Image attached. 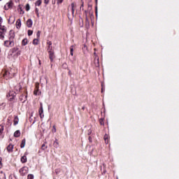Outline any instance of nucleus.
Masks as SVG:
<instances>
[{"mask_svg":"<svg viewBox=\"0 0 179 179\" xmlns=\"http://www.w3.org/2000/svg\"><path fill=\"white\" fill-rule=\"evenodd\" d=\"M29 173V167L24 166L20 169V173L21 176H26Z\"/></svg>","mask_w":179,"mask_h":179,"instance_id":"nucleus-1","label":"nucleus"},{"mask_svg":"<svg viewBox=\"0 0 179 179\" xmlns=\"http://www.w3.org/2000/svg\"><path fill=\"white\" fill-rule=\"evenodd\" d=\"M4 45L5 47H8V48L13 47V45H15V41L9 39L8 41H6L4 42Z\"/></svg>","mask_w":179,"mask_h":179,"instance_id":"nucleus-2","label":"nucleus"},{"mask_svg":"<svg viewBox=\"0 0 179 179\" xmlns=\"http://www.w3.org/2000/svg\"><path fill=\"white\" fill-rule=\"evenodd\" d=\"M15 96H16V93H15L14 92H10L7 95V97H10V101H12V100L15 99Z\"/></svg>","mask_w":179,"mask_h":179,"instance_id":"nucleus-3","label":"nucleus"},{"mask_svg":"<svg viewBox=\"0 0 179 179\" xmlns=\"http://www.w3.org/2000/svg\"><path fill=\"white\" fill-rule=\"evenodd\" d=\"M34 94L35 96H38L41 94V92H40V90H38V85L36 86V90L34 91Z\"/></svg>","mask_w":179,"mask_h":179,"instance_id":"nucleus-4","label":"nucleus"},{"mask_svg":"<svg viewBox=\"0 0 179 179\" xmlns=\"http://www.w3.org/2000/svg\"><path fill=\"white\" fill-rule=\"evenodd\" d=\"M38 113L41 118H43V117H44V115H43V113H44V110L43 109V103H41V108H39Z\"/></svg>","mask_w":179,"mask_h":179,"instance_id":"nucleus-5","label":"nucleus"},{"mask_svg":"<svg viewBox=\"0 0 179 179\" xmlns=\"http://www.w3.org/2000/svg\"><path fill=\"white\" fill-rule=\"evenodd\" d=\"M14 39H15V32L13 31H10L9 40H11L13 41Z\"/></svg>","mask_w":179,"mask_h":179,"instance_id":"nucleus-6","label":"nucleus"},{"mask_svg":"<svg viewBox=\"0 0 179 179\" xmlns=\"http://www.w3.org/2000/svg\"><path fill=\"white\" fill-rule=\"evenodd\" d=\"M15 27L17 29H20V27H22V21L20 20V19H18L16 21Z\"/></svg>","mask_w":179,"mask_h":179,"instance_id":"nucleus-7","label":"nucleus"},{"mask_svg":"<svg viewBox=\"0 0 179 179\" xmlns=\"http://www.w3.org/2000/svg\"><path fill=\"white\" fill-rule=\"evenodd\" d=\"M49 58L51 62L54 61V58H55V55H54V52H49Z\"/></svg>","mask_w":179,"mask_h":179,"instance_id":"nucleus-8","label":"nucleus"},{"mask_svg":"<svg viewBox=\"0 0 179 179\" xmlns=\"http://www.w3.org/2000/svg\"><path fill=\"white\" fill-rule=\"evenodd\" d=\"M27 27H31V26H33V20H31V19H29L27 21Z\"/></svg>","mask_w":179,"mask_h":179,"instance_id":"nucleus-9","label":"nucleus"},{"mask_svg":"<svg viewBox=\"0 0 179 179\" xmlns=\"http://www.w3.org/2000/svg\"><path fill=\"white\" fill-rule=\"evenodd\" d=\"M7 150L8 152H13V145L10 144L9 145H8Z\"/></svg>","mask_w":179,"mask_h":179,"instance_id":"nucleus-10","label":"nucleus"},{"mask_svg":"<svg viewBox=\"0 0 179 179\" xmlns=\"http://www.w3.org/2000/svg\"><path fill=\"white\" fill-rule=\"evenodd\" d=\"M24 146H26V138L22 139L21 145H20V148L22 149H23V148H24Z\"/></svg>","mask_w":179,"mask_h":179,"instance_id":"nucleus-11","label":"nucleus"},{"mask_svg":"<svg viewBox=\"0 0 179 179\" xmlns=\"http://www.w3.org/2000/svg\"><path fill=\"white\" fill-rule=\"evenodd\" d=\"M8 23H10V24H13V23H15V17H10L8 19Z\"/></svg>","mask_w":179,"mask_h":179,"instance_id":"nucleus-12","label":"nucleus"},{"mask_svg":"<svg viewBox=\"0 0 179 179\" xmlns=\"http://www.w3.org/2000/svg\"><path fill=\"white\" fill-rule=\"evenodd\" d=\"M14 136H15V138H19V136H20V130H17L14 133Z\"/></svg>","mask_w":179,"mask_h":179,"instance_id":"nucleus-13","label":"nucleus"},{"mask_svg":"<svg viewBox=\"0 0 179 179\" xmlns=\"http://www.w3.org/2000/svg\"><path fill=\"white\" fill-rule=\"evenodd\" d=\"M21 162L22 163H26L27 162V157L26 155H24L21 157Z\"/></svg>","mask_w":179,"mask_h":179,"instance_id":"nucleus-14","label":"nucleus"},{"mask_svg":"<svg viewBox=\"0 0 179 179\" xmlns=\"http://www.w3.org/2000/svg\"><path fill=\"white\" fill-rule=\"evenodd\" d=\"M22 86H20V84H18L15 87V90H16V92H20Z\"/></svg>","mask_w":179,"mask_h":179,"instance_id":"nucleus-15","label":"nucleus"},{"mask_svg":"<svg viewBox=\"0 0 179 179\" xmlns=\"http://www.w3.org/2000/svg\"><path fill=\"white\" fill-rule=\"evenodd\" d=\"M0 179H6V176L3 171L0 172Z\"/></svg>","mask_w":179,"mask_h":179,"instance_id":"nucleus-16","label":"nucleus"},{"mask_svg":"<svg viewBox=\"0 0 179 179\" xmlns=\"http://www.w3.org/2000/svg\"><path fill=\"white\" fill-rule=\"evenodd\" d=\"M71 12L72 15L75 14V3H71Z\"/></svg>","mask_w":179,"mask_h":179,"instance_id":"nucleus-17","label":"nucleus"},{"mask_svg":"<svg viewBox=\"0 0 179 179\" xmlns=\"http://www.w3.org/2000/svg\"><path fill=\"white\" fill-rule=\"evenodd\" d=\"M11 52L13 54H15L17 51H19V48H13V49L10 50Z\"/></svg>","mask_w":179,"mask_h":179,"instance_id":"nucleus-18","label":"nucleus"},{"mask_svg":"<svg viewBox=\"0 0 179 179\" xmlns=\"http://www.w3.org/2000/svg\"><path fill=\"white\" fill-rule=\"evenodd\" d=\"M9 75H10L9 71L5 70L4 73H3V76L4 78H6V76H9Z\"/></svg>","mask_w":179,"mask_h":179,"instance_id":"nucleus-19","label":"nucleus"},{"mask_svg":"<svg viewBox=\"0 0 179 179\" xmlns=\"http://www.w3.org/2000/svg\"><path fill=\"white\" fill-rule=\"evenodd\" d=\"M19 124V118L16 116L14 119V125H17Z\"/></svg>","mask_w":179,"mask_h":179,"instance_id":"nucleus-20","label":"nucleus"},{"mask_svg":"<svg viewBox=\"0 0 179 179\" xmlns=\"http://www.w3.org/2000/svg\"><path fill=\"white\" fill-rule=\"evenodd\" d=\"M70 54L72 57H73V45L70 47Z\"/></svg>","mask_w":179,"mask_h":179,"instance_id":"nucleus-21","label":"nucleus"},{"mask_svg":"<svg viewBox=\"0 0 179 179\" xmlns=\"http://www.w3.org/2000/svg\"><path fill=\"white\" fill-rule=\"evenodd\" d=\"M27 38L23 39L22 41V45H27Z\"/></svg>","mask_w":179,"mask_h":179,"instance_id":"nucleus-22","label":"nucleus"},{"mask_svg":"<svg viewBox=\"0 0 179 179\" xmlns=\"http://www.w3.org/2000/svg\"><path fill=\"white\" fill-rule=\"evenodd\" d=\"M41 0L36 1L35 3L36 6H40V5H41Z\"/></svg>","mask_w":179,"mask_h":179,"instance_id":"nucleus-23","label":"nucleus"},{"mask_svg":"<svg viewBox=\"0 0 179 179\" xmlns=\"http://www.w3.org/2000/svg\"><path fill=\"white\" fill-rule=\"evenodd\" d=\"M33 44H34V45H37L38 44V38L34 39V41H33Z\"/></svg>","mask_w":179,"mask_h":179,"instance_id":"nucleus-24","label":"nucleus"},{"mask_svg":"<svg viewBox=\"0 0 179 179\" xmlns=\"http://www.w3.org/2000/svg\"><path fill=\"white\" fill-rule=\"evenodd\" d=\"M1 33H2L3 34H5V33H6V29L5 28L0 29V34Z\"/></svg>","mask_w":179,"mask_h":179,"instance_id":"nucleus-25","label":"nucleus"},{"mask_svg":"<svg viewBox=\"0 0 179 179\" xmlns=\"http://www.w3.org/2000/svg\"><path fill=\"white\" fill-rule=\"evenodd\" d=\"M103 138L105 139L106 143H108V135L106 134Z\"/></svg>","mask_w":179,"mask_h":179,"instance_id":"nucleus-26","label":"nucleus"},{"mask_svg":"<svg viewBox=\"0 0 179 179\" xmlns=\"http://www.w3.org/2000/svg\"><path fill=\"white\" fill-rule=\"evenodd\" d=\"M48 148V146L45 145V143H43L41 146L42 150H45V149H47Z\"/></svg>","mask_w":179,"mask_h":179,"instance_id":"nucleus-27","label":"nucleus"},{"mask_svg":"<svg viewBox=\"0 0 179 179\" xmlns=\"http://www.w3.org/2000/svg\"><path fill=\"white\" fill-rule=\"evenodd\" d=\"M48 52H54V51L52 50V46H48Z\"/></svg>","mask_w":179,"mask_h":179,"instance_id":"nucleus-28","label":"nucleus"},{"mask_svg":"<svg viewBox=\"0 0 179 179\" xmlns=\"http://www.w3.org/2000/svg\"><path fill=\"white\" fill-rule=\"evenodd\" d=\"M25 9L27 12H29V10H30V5L29 3H27L26 5Z\"/></svg>","mask_w":179,"mask_h":179,"instance_id":"nucleus-29","label":"nucleus"},{"mask_svg":"<svg viewBox=\"0 0 179 179\" xmlns=\"http://www.w3.org/2000/svg\"><path fill=\"white\" fill-rule=\"evenodd\" d=\"M0 38L1 40H3L5 38V34L0 33Z\"/></svg>","mask_w":179,"mask_h":179,"instance_id":"nucleus-30","label":"nucleus"},{"mask_svg":"<svg viewBox=\"0 0 179 179\" xmlns=\"http://www.w3.org/2000/svg\"><path fill=\"white\" fill-rule=\"evenodd\" d=\"M3 132V126L0 125V135H2Z\"/></svg>","mask_w":179,"mask_h":179,"instance_id":"nucleus-31","label":"nucleus"},{"mask_svg":"<svg viewBox=\"0 0 179 179\" xmlns=\"http://www.w3.org/2000/svg\"><path fill=\"white\" fill-rule=\"evenodd\" d=\"M59 143H58V141L56 140L55 142H54V146L55 148H58L59 146Z\"/></svg>","mask_w":179,"mask_h":179,"instance_id":"nucleus-32","label":"nucleus"},{"mask_svg":"<svg viewBox=\"0 0 179 179\" xmlns=\"http://www.w3.org/2000/svg\"><path fill=\"white\" fill-rule=\"evenodd\" d=\"M28 179H34V176L33 174H29Z\"/></svg>","mask_w":179,"mask_h":179,"instance_id":"nucleus-33","label":"nucleus"},{"mask_svg":"<svg viewBox=\"0 0 179 179\" xmlns=\"http://www.w3.org/2000/svg\"><path fill=\"white\" fill-rule=\"evenodd\" d=\"M33 34V31L32 30H28V36H31Z\"/></svg>","mask_w":179,"mask_h":179,"instance_id":"nucleus-34","label":"nucleus"},{"mask_svg":"<svg viewBox=\"0 0 179 179\" xmlns=\"http://www.w3.org/2000/svg\"><path fill=\"white\" fill-rule=\"evenodd\" d=\"M40 34H41V31H38V32H37V34H36V36H37L38 38H40Z\"/></svg>","mask_w":179,"mask_h":179,"instance_id":"nucleus-35","label":"nucleus"},{"mask_svg":"<svg viewBox=\"0 0 179 179\" xmlns=\"http://www.w3.org/2000/svg\"><path fill=\"white\" fill-rule=\"evenodd\" d=\"M49 3L50 0H44V3H45V5H48Z\"/></svg>","mask_w":179,"mask_h":179,"instance_id":"nucleus-36","label":"nucleus"},{"mask_svg":"<svg viewBox=\"0 0 179 179\" xmlns=\"http://www.w3.org/2000/svg\"><path fill=\"white\" fill-rule=\"evenodd\" d=\"M47 44L48 45V46H52V42L51 41L47 42Z\"/></svg>","mask_w":179,"mask_h":179,"instance_id":"nucleus-37","label":"nucleus"},{"mask_svg":"<svg viewBox=\"0 0 179 179\" xmlns=\"http://www.w3.org/2000/svg\"><path fill=\"white\" fill-rule=\"evenodd\" d=\"M20 54H22V51L18 50V51L17 52V55L19 56V55H20Z\"/></svg>","mask_w":179,"mask_h":179,"instance_id":"nucleus-38","label":"nucleus"},{"mask_svg":"<svg viewBox=\"0 0 179 179\" xmlns=\"http://www.w3.org/2000/svg\"><path fill=\"white\" fill-rule=\"evenodd\" d=\"M64 2V0H57V3H62Z\"/></svg>","mask_w":179,"mask_h":179,"instance_id":"nucleus-39","label":"nucleus"},{"mask_svg":"<svg viewBox=\"0 0 179 179\" xmlns=\"http://www.w3.org/2000/svg\"><path fill=\"white\" fill-rule=\"evenodd\" d=\"M90 142H92V137H89Z\"/></svg>","mask_w":179,"mask_h":179,"instance_id":"nucleus-40","label":"nucleus"},{"mask_svg":"<svg viewBox=\"0 0 179 179\" xmlns=\"http://www.w3.org/2000/svg\"><path fill=\"white\" fill-rule=\"evenodd\" d=\"M0 169H2V162L0 163Z\"/></svg>","mask_w":179,"mask_h":179,"instance_id":"nucleus-41","label":"nucleus"},{"mask_svg":"<svg viewBox=\"0 0 179 179\" xmlns=\"http://www.w3.org/2000/svg\"><path fill=\"white\" fill-rule=\"evenodd\" d=\"M0 163H2V158L0 157Z\"/></svg>","mask_w":179,"mask_h":179,"instance_id":"nucleus-42","label":"nucleus"},{"mask_svg":"<svg viewBox=\"0 0 179 179\" xmlns=\"http://www.w3.org/2000/svg\"><path fill=\"white\" fill-rule=\"evenodd\" d=\"M2 22V17H0V23Z\"/></svg>","mask_w":179,"mask_h":179,"instance_id":"nucleus-43","label":"nucleus"},{"mask_svg":"<svg viewBox=\"0 0 179 179\" xmlns=\"http://www.w3.org/2000/svg\"><path fill=\"white\" fill-rule=\"evenodd\" d=\"M39 65H41V60H39Z\"/></svg>","mask_w":179,"mask_h":179,"instance_id":"nucleus-44","label":"nucleus"},{"mask_svg":"<svg viewBox=\"0 0 179 179\" xmlns=\"http://www.w3.org/2000/svg\"><path fill=\"white\" fill-rule=\"evenodd\" d=\"M36 12H38V8H36Z\"/></svg>","mask_w":179,"mask_h":179,"instance_id":"nucleus-45","label":"nucleus"},{"mask_svg":"<svg viewBox=\"0 0 179 179\" xmlns=\"http://www.w3.org/2000/svg\"><path fill=\"white\" fill-rule=\"evenodd\" d=\"M54 132L57 131V129L55 128V129H53Z\"/></svg>","mask_w":179,"mask_h":179,"instance_id":"nucleus-46","label":"nucleus"},{"mask_svg":"<svg viewBox=\"0 0 179 179\" xmlns=\"http://www.w3.org/2000/svg\"><path fill=\"white\" fill-rule=\"evenodd\" d=\"M80 8H83V3H82V5H81V7Z\"/></svg>","mask_w":179,"mask_h":179,"instance_id":"nucleus-47","label":"nucleus"},{"mask_svg":"<svg viewBox=\"0 0 179 179\" xmlns=\"http://www.w3.org/2000/svg\"><path fill=\"white\" fill-rule=\"evenodd\" d=\"M15 2H19V0H15Z\"/></svg>","mask_w":179,"mask_h":179,"instance_id":"nucleus-48","label":"nucleus"},{"mask_svg":"<svg viewBox=\"0 0 179 179\" xmlns=\"http://www.w3.org/2000/svg\"><path fill=\"white\" fill-rule=\"evenodd\" d=\"M101 124L103 125V122H101Z\"/></svg>","mask_w":179,"mask_h":179,"instance_id":"nucleus-49","label":"nucleus"},{"mask_svg":"<svg viewBox=\"0 0 179 179\" xmlns=\"http://www.w3.org/2000/svg\"><path fill=\"white\" fill-rule=\"evenodd\" d=\"M101 124L103 125V122H101Z\"/></svg>","mask_w":179,"mask_h":179,"instance_id":"nucleus-50","label":"nucleus"},{"mask_svg":"<svg viewBox=\"0 0 179 179\" xmlns=\"http://www.w3.org/2000/svg\"><path fill=\"white\" fill-rule=\"evenodd\" d=\"M53 128L55 129V126H53Z\"/></svg>","mask_w":179,"mask_h":179,"instance_id":"nucleus-51","label":"nucleus"},{"mask_svg":"<svg viewBox=\"0 0 179 179\" xmlns=\"http://www.w3.org/2000/svg\"><path fill=\"white\" fill-rule=\"evenodd\" d=\"M83 110H85V108H83Z\"/></svg>","mask_w":179,"mask_h":179,"instance_id":"nucleus-52","label":"nucleus"},{"mask_svg":"<svg viewBox=\"0 0 179 179\" xmlns=\"http://www.w3.org/2000/svg\"><path fill=\"white\" fill-rule=\"evenodd\" d=\"M0 53H1V50H0Z\"/></svg>","mask_w":179,"mask_h":179,"instance_id":"nucleus-53","label":"nucleus"}]
</instances>
